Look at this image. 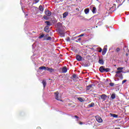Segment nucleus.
Segmentation results:
<instances>
[{"instance_id": "nucleus-35", "label": "nucleus", "mask_w": 129, "mask_h": 129, "mask_svg": "<svg viewBox=\"0 0 129 129\" xmlns=\"http://www.w3.org/2000/svg\"><path fill=\"white\" fill-rule=\"evenodd\" d=\"M84 36V34H82L78 36V38H80V37H83Z\"/></svg>"}, {"instance_id": "nucleus-15", "label": "nucleus", "mask_w": 129, "mask_h": 129, "mask_svg": "<svg viewBox=\"0 0 129 129\" xmlns=\"http://www.w3.org/2000/svg\"><path fill=\"white\" fill-rule=\"evenodd\" d=\"M44 31L47 32H49V26H45L44 28Z\"/></svg>"}, {"instance_id": "nucleus-2", "label": "nucleus", "mask_w": 129, "mask_h": 129, "mask_svg": "<svg viewBox=\"0 0 129 129\" xmlns=\"http://www.w3.org/2000/svg\"><path fill=\"white\" fill-rule=\"evenodd\" d=\"M122 71H118L115 72L116 75H115V77H119L120 79H123V77H122Z\"/></svg>"}, {"instance_id": "nucleus-27", "label": "nucleus", "mask_w": 129, "mask_h": 129, "mask_svg": "<svg viewBox=\"0 0 129 129\" xmlns=\"http://www.w3.org/2000/svg\"><path fill=\"white\" fill-rule=\"evenodd\" d=\"M92 87V85H90L87 87V90H90V88Z\"/></svg>"}, {"instance_id": "nucleus-5", "label": "nucleus", "mask_w": 129, "mask_h": 129, "mask_svg": "<svg viewBox=\"0 0 129 129\" xmlns=\"http://www.w3.org/2000/svg\"><path fill=\"white\" fill-rule=\"evenodd\" d=\"M45 13L46 16H48V17H50V16H51V15H52V12H51V11H50L49 10H46L45 11Z\"/></svg>"}, {"instance_id": "nucleus-3", "label": "nucleus", "mask_w": 129, "mask_h": 129, "mask_svg": "<svg viewBox=\"0 0 129 129\" xmlns=\"http://www.w3.org/2000/svg\"><path fill=\"white\" fill-rule=\"evenodd\" d=\"M54 96L55 97V99H56V100H60V101H62V100H61V96H59V93L58 92H55L54 93Z\"/></svg>"}, {"instance_id": "nucleus-28", "label": "nucleus", "mask_w": 129, "mask_h": 129, "mask_svg": "<svg viewBox=\"0 0 129 129\" xmlns=\"http://www.w3.org/2000/svg\"><path fill=\"white\" fill-rule=\"evenodd\" d=\"M122 69H123V67H119L117 69V70H118V71H122L121 70H122Z\"/></svg>"}, {"instance_id": "nucleus-42", "label": "nucleus", "mask_w": 129, "mask_h": 129, "mask_svg": "<svg viewBox=\"0 0 129 129\" xmlns=\"http://www.w3.org/2000/svg\"><path fill=\"white\" fill-rule=\"evenodd\" d=\"M80 124H83V123H82V122H80Z\"/></svg>"}, {"instance_id": "nucleus-33", "label": "nucleus", "mask_w": 129, "mask_h": 129, "mask_svg": "<svg viewBox=\"0 0 129 129\" xmlns=\"http://www.w3.org/2000/svg\"><path fill=\"white\" fill-rule=\"evenodd\" d=\"M43 19H44V20H48V17H47L46 15H44L43 16Z\"/></svg>"}, {"instance_id": "nucleus-39", "label": "nucleus", "mask_w": 129, "mask_h": 129, "mask_svg": "<svg viewBox=\"0 0 129 129\" xmlns=\"http://www.w3.org/2000/svg\"><path fill=\"white\" fill-rule=\"evenodd\" d=\"M115 81H118V80H119V79L118 78H116L114 79Z\"/></svg>"}, {"instance_id": "nucleus-51", "label": "nucleus", "mask_w": 129, "mask_h": 129, "mask_svg": "<svg viewBox=\"0 0 129 129\" xmlns=\"http://www.w3.org/2000/svg\"><path fill=\"white\" fill-rule=\"evenodd\" d=\"M128 1H129V0H128Z\"/></svg>"}, {"instance_id": "nucleus-1", "label": "nucleus", "mask_w": 129, "mask_h": 129, "mask_svg": "<svg viewBox=\"0 0 129 129\" xmlns=\"http://www.w3.org/2000/svg\"><path fill=\"white\" fill-rule=\"evenodd\" d=\"M57 28L58 29V32L61 35H64V26L62 25V24L58 22L57 24Z\"/></svg>"}, {"instance_id": "nucleus-18", "label": "nucleus", "mask_w": 129, "mask_h": 129, "mask_svg": "<svg viewBox=\"0 0 129 129\" xmlns=\"http://www.w3.org/2000/svg\"><path fill=\"white\" fill-rule=\"evenodd\" d=\"M97 11V10H96V8L93 7V9H92V13H93V14L96 13Z\"/></svg>"}, {"instance_id": "nucleus-4", "label": "nucleus", "mask_w": 129, "mask_h": 129, "mask_svg": "<svg viewBox=\"0 0 129 129\" xmlns=\"http://www.w3.org/2000/svg\"><path fill=\"white\" fill-rule=\"evenodd\" d=\"M96 120L98 121V122L101 123L103 120H102V118L99 116H95Z\"/></svg>"}, {"instance_id": "nucleus-8", "label": "nucleus", "mask_w": 129, "mask_h": 129, "mask_svg": "<svg viewBox=\"0 0 129 129\" xmlns=\"http://www.w3.org/2000/svg\"><path fill=\"white\" fill-rule=\"evenodd\" d=\"M38 9L40 12V14H42L43 13V12H44V8H43L42 6H41V5L39 6Z\"/></svg>"}, {"instance_id": "nucleus-34", "label": "nucleus", "mask_w": 129, "mask_h": 129, "mask_svg": "<svg viewBox=\"0 0 129 129\" xmlns=\"http://www.w3.org/2000/svg\"><path fill=\"white\" fill-rule=\"evenodd\" d=\"M119 51H120V49H119V48H117L116 49V52H117V53H118Z\"/></svg>"}, {"instance_id": "nucleus-22", "label": "nucleus", "mask_w": 129, "mask_h": 129, "mask_svg": "<svg viewBox=\"0 0 129 129\" xmlns=\"http://www.w3.org/2000/svg\"><path fill=\"white\" fill-rule=\"evenodd\" d=\"M110 115H111V116H112L113 117H115V118L118 117V115H117L115 114L111 113Z\"/></svg>"}, {"instance_id": "nucleus-23", "label": "nucleus", "mask_w": 129, "mask_h": 129, "mask_svg": "<svg viewBox=\"0 0 129 129\" xmlns=\"http://www.w3.org/2000/svg\"><path fill=\"white\" fill-rule=\"evenodd\" d=\"M78 100H79V101H80V102H84V100H83V98L81 97L78 98Z\"/></svg>"}, {"instance_id": "nucleus-32", "label": "nucleus", "mask_w": 129, "mask_h": 129, "mask_svg": "<svg viewBox=\"0 0 129 129\" xmlns=\"http://www.w3.org/2000/svg\"><path fill=\"white\" fill-rule=\"evenodd\" d=\"M109 85L111 87L114 86V83H109Z\"/></svg>"}, {"instance_id": "nucleus-46", "label": "nucleus", "mask_w": 129, "mask_h": 129, "mask_svg": "<svg viewBox=\"0 0 129 129\" xmlns=\"http://www.w3.org/2000/svg\"><path fill=\"white\" fill-rule=\"evenodd\" d=\"M110 11H111V10H112V8H110Z\"/></svg>"}, {"instance_id": "nucleus-20", "label": "nucleus", "mask_w": 129, "mask_h": 129, "mask_svg": "<svg viewBox=\"0 0 129 129\" xmlns=\"http://www.w3.org/2000/svg\"><path fill=\"white\" fill-rule=\"evenodd\" d=\"M45 40H46V41H49L50 40L52 39V38L51 37H47V36H44Z\"/></svg>"}, {"instance_id": "nucleus-30", "label": "nucleus", "mask_w": 129, "mask_h": 129, "mask_svg": "<svg viewBox=\"0 0 129 129\" xmlns=\"http://www.w3.org/2000/svg\"><path fill=\"white\" fill-rule=\"evenodd\" d=\"M44 37H45V35L44 34H41L39 37V39H42V38H44Z\"/></svg>"}, {"instance_id": "nucleus-6", "label": "nucleus", "mask_w": 129, "mask_h": 129, "mask_svg": "<svg viewBox=\"0 0 129 129\" xmlns=\"http://www.w3.org/2000/svg\"><path fill=\"white\" fill-rule=\"evenodd\" d=\"M100 96H101V99H102L103 101H105V99H106V98H107V96H106V95H105V94H102Z\"/></svg>"}, {"instance_id": "nucleus-29", "label": "nucleus", "mask_w": 129, "mask_h": 129, "mask_svg": "<svg viewBox=\"0 0 129 129\" xmlns=\"http://www.w3.org/2000/svg\"><path fill=\"white\" fill-rule=\"evenodd\" d=\"M80 41H81V38H80L77 40H75V42H76L77 43H80Z\"/></svg>"}, {"instance_id": "nucleus-37", "label": "nucleus", "mask_w": 129, "mask_h": 129, "mask_svg": "<svg viewBox=\"0 0 129 129\" xmlns=\"http://www.w3.org/2000/svg\"><path fill=\"white\" fill-rule=\"evenodd\" d=\"M73 78H76V77H77V75L74 74V75H73Z\"/></svg>"}, {"instance_id": "nucleus-40", "label": "nucleus", "mask_w": 129, "mask_h": 129, "mask_svg": "<svg viewBox=\"0 0 129 129\" xmlns=\"http://www.w3.org/2000/svg\"><path fill=\"white\" fill-rule=\"evenodd\" d=\"M75 117H76V118H78V116L75 115Z\"/></svg>"}, {"instance_id": "nucleus-16", "label": "nucleus", "mask_w": 129, "mask_h": 129, "mask_svg": "<svg viewBox=\"0 0 129 129\" xmlns=\"http://www.w3.org/2000/svg\"><path fill=\"white\" fill-rule=\"evenodd\" d=\"M39 70H47V68L45 67L42 66L39 68Z\"/></svg>"}, {"instance_id": "nucleus-38", "label": "nucleus", "mask_w": 129, "mask_h": 129, "mask_svg": "<svg viewBox=\"0 0 129 129\" xmlns=\"http://www.w3.org/2000/svg\"><path fill=\"white\" fill-rule=\"evenodd\" d=\"M125 82H126V80H124L122 81V84H123L124 83H125Z\"/></svg>"}, {"instance_id": "nucleus-14", "label": "nucleus", "mask_w": 129, "mask_h": 129, "mask_svg": "<svg viewBox=\"0 0 129 129\" xmlns=\"http://www.w3.org/2000/svg\"><path fill=\"white\" fill-rule=\"evenodd\" d=\"M42 83L43 85L44 88H45L46 87V85L47 84V82H46V80H43L42 82Z\"/></svg>"}, {"instance_id": "nucleus-44", "label": "nucleus", "mask_w": 129, "mask_h": 129, "mask_svg": "<svg viewBox=\"0 0 129 129\" xmlns=\"http://www.w3.org/2000/svg\"><path fill=\"white\" fill-rule=\"evenodd\" d=\"M115 129H120V128H119V127H117V128H115Z\"/></svg>"}, {"instance_id": "nucleus-11", "label": "nucleus", "mask_w": 129, "mask_h": 129, "mask_svg": "<svg viewBox=\"0 0 129 129\" xmlns=\"http://www.w3.org/2000/svg\"><path fill=\"white\" fill-rule=\"evenodd\" d=\"M115 97H116V94H115L114 93H112L111 95V99H115Z\"/></svg>"}, {"instance_id": "nucleus-21", "label": "nucleus", "mask_w": 129, "mask_h": 129, "mask_svg": "<svg viewBox=\"0 0 129 129\" xmlns=\"http://www.w3.org/2000/svg\"><path fill=\"white\" fill-rule=\"evenodd\" d=\"M84 12H85V14H86V15H87V14L89 13V9L87 8L85 9Z\"/></svg>"}, {"instance_id": "nucleus-45", "label": "nucleus", "mask_w": 129, "mask_h": 129, "mask_svg": "<svg viewBox=\"0 0 129 129\" xmlns=\"http://www.w3.org/2000/svg\"><path fill=\"white\" fill-rule=\"evenodd\" d=\"M121 5H122V4H120V5H118V7H120V6H121Z\"/></svg>"}, {"instance_id": "nucleus-50", "label": "nucleus", "mask_w": 129, "mask_h": 129, "mask_svg": "<svg viewBox=\"0 0 129 129\" xmlns=\"http://www.w3.org/2000/svg\"><path fill=\"white\" fill-rule=\"evenodd\" d=\"M97 2H98V0H96Z\"/></svg>"}, {"instance_id": "nucleus-41", "label": "nucleus", "mask_w": 129, "mask_h": 129, "mask_svg": "<svg viewBox=\"0 0 129 129\" xmlns=\"http://www.w3.org/2000/svg\"><path fill=\"white\" fill-rule=\"evenodd\" d=\"M37 129H41L40 127H38Z\"/></svg>"}, {"instance_id": "nucleus-31", "label": "nucleus", "mask_w": 129, "mask_h": 129, "mask_svg": "<svg viewBox=\"0 0 129 129\" xmlns=\"http://www.w3.org/2000/svg\"><path fill=\"white\" fill-rule=\"evenodd\" d=\"M39 2H40V0H34V4H38V3H39Z\"/></svg>"}, {"instance_id": "nucleus-17", "label": "nucleus", "mask_w": 129, "mask_h": 129, "mask_svg": "<svg viewBox=\"0 0 129 129\" xmlns=\"http://www.w3.org/2000/svg\"><path fill=\"white\" fill-rule=\"evenodd\" d=\"M62 16H63V19H65V18H66V17H67V16H68V12H64L62 14Z\"/></svg>"}, {"instance_id": "nucleus-48", "label": "nucleus", "mask_w": 129, "mask_h": 129, "mask_svg": "<svg viewBox=\"0 0 129 129\" xmlns=\"http://www.w3.org/2000/svg\"><path fill=\"white\" fill-rule=\"evenodd\" d=\"M123 3H124V0L123 1L122 4H123Z\"/></svg>"}, {"instance_id": "nucleus-9", "label": "nucleus", "mask_w": 129, "mask_h": 129, "mask_svg": "<svg viewBox=\"0 0 129 129\" xmlns=\"http://www.w3.org/2000/svg\"><path fill=\"white\" fill-rule=\"evenodd\" d=\"M46 70L47 71H49V72H50V73H52V72H54V70L50 68L46 67Z\"/></svg>"}, {"instance_id": "nucleus-49", "label": "nucleus", "mask_w": 129, "mask_h": 129, "mask_svg": "<svg viewBox=\"0 0 129 129\" xmlns=\"http://www.w3.org/2000/svg\"><path fill=\"white\" fill-rule=\"evenodd\" d=\"M105 47H107V45L105 46Z\"/></svg>"}, {"instance_id": "nucleus-10", "label": "nucleus", "mask_w": 129, "mask_h": 129, "mask_svg": "<svg viewBox=\"0 0 129 129\" xmlns=\"http://www.w3.org/2000/svg\"><path fill=\"white\" fill-rule=\"evenodd\" d=\"M76 59L77 61H81L82 60V57L80 55H77Z\"/></svg>"}, {"instance_id": "nucleus-13", "label": "nucleus", "mask_w": 129, "mask_h": 129, "mask_svg": "<svg viewBox=\"0 0 129 129\" xmlns=\"http://www.w3.org/2000/svg\"><path fill=\"white\" fill-rule=\"evenodd\" d=\"M66 72H67V68L64 67L62 69V73H66Z\"/></svg>"}, {"instance_id": "nucleus-36", "label": "nucleus", "mask_w": 129, "mask_h": 129, "mask_svg": "<svg viewBox=\"0 0 129 129\" xmlns=\"http://www.w3.org/2000/svg\"><path fill=\"white\" fill-rule=\"evenodd\" d=\"M99 53L101 52L102 51V49L101 48H99V50H98Z\"/></svg>"}, {"instance_id": "nucleus-25", "label": "nucleus", "mask_w": 129, "mask_h": 129, "mask_svg": "<svg viewBox=\"0 0 129 129\" xmlns=\"http://www.w3.org/2000/svg\"><path fill=\"white\" fill-rule=\"evenodd\" d=\"M89 107H93L94 106V103L92 102L88 105Z\"/></svg>"}, {"instance_id": "nucleus-12", "label": "nucleus", "mask_w": 129, "mask_h": 129, "mask_svg": "<svg viewBox=\"0 0 129 129\" xmlns=\"http://www.w3.org/2000/svg\"><path fill=\"white\" fill-rule=\"evenodd\" d=\"M107 51V48L104 47L103 49L102 52V55H105L106 51Z\"/></svg>"}, {"instance_id": "nucleus-7", "label": "nucleus", "mask_w": 129, "mask_h": 129, "mask_svg": "<svg viewBox=\"0 0 129 129\" xmlns=\"http://www.w3.org/2000/svg\"><path fill=\"white\" fill-rule=\"evenodd\" d=\"M105 68L104 66H101L99 68V71L101 73H104V70H105Z\"/></svg>"}, {"instance_id": "nucleus-47", "label": "nucleus", "mask_w": 129, "mask_h": 129, "mask_svg": "<svg viewBox=\"0 0 129 129\" xmlns=\"http://www.w3.org/2000/svg\"><path fill=\"white\" fill-rule=\"evenodd\" d=\"M126 56H128V54L127 53H126Z\"/></svg>"}, {"instance_id": "nucleus-19", "label": "nucleus", "mask_w": 129, "mask_h": 129, "mask_svg": "<svg viewBox=\"0 0 129 129\" xmlns=\"http://www.w3.org/2000/svg\"><path fill=\"white\" fill-rule=\"evenodd\" d=\"M99 64H101V65H103L104 64V61H103V59H99Z\"/></svg>"}, {"instance_id": "nucleus-43", "label": "nucleus", "mask_w": 129, "mask_h": 129, "mask_svg": "<svg viewBox=\"0 0 129 129\" xmlns=\"http://www.w3.org/2000/svg\"><path fill=\"white\" fill-rule=\"evenodd\" d=\"M69 41H70V39H67V41H68V42H69Z\"/></svg>"}, {"instance_id": "nucleus-26", "label": "nucleus", "mask_w": 129, "mask_h": 129, "mask_svg": "<svg viewBox=\"0 0 129 129\" xmlns=\"http://www.w3.org/2000/svg\"><path fill=\"white\" fill-rule=\"evenodd\" d=\"M45 24H46L47 26H51V22L50 21H45Z\"/></svg>"}, {"instance_id": "nucleus-24", "label": "nucleus", "mask_w": 129, "mask_h": 129, "mask_svg": "<svg viewBox=\"0 0 129 129\" xmlns=\"http://www.w3.org/2000/svg\"><path fill=\"white\" fill-rule=\"evenodd\" d=\"M110 71V69L109 68H105V70H104V73H107V72H109Z\"/></svg>"}]
</instances>
